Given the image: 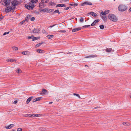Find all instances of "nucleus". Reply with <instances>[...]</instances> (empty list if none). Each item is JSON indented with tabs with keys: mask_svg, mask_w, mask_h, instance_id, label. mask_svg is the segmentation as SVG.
I'll list each match as a JSON object with an SVG mask.
<instances>
[{
	"mask_svg": "<svg viewBox=\"0 0 131 131\" xmlns=\"http://www.w3.org/2000/svg\"><path fill=\"white\" fill-rule=\"evenodd\" d=\"M14 125L13 124H10L8 126L6 127V128L7 129H10L13 127Z\"/></svg>",
	"mask_w": 131,
	"mask_h": 131,
	"instance_id": "6ab92c4d",
	"label": "nucleus"
},
{
	"mask_svg": "<svg viewBox=\"0 0 131 131\" xmlns=\"http://www.w3.org/2000/svg\"><path fill=\"white\" fill-rule=\"evenodd\" d=\"M54 36L53 35H49L47 36V38L49 39L52 38Z\"/></svg>",
	"mask_w": 131,
	"mask_h": 131,
	"instance_id": "a878e982",
	"label": "nucleus"
},
{
	"mask_svg": "<svg viewBox=\"0 0 131 131\" xmlns=\"http://www.w3.org/2000/svg\"><path fill=\"white\" fill-rule=\"evenodd\" d=\"M35 18L34 17H32L31 18V17L30 20L31 21H34L35 20Z\"/></svg>",
	"mask_w": 131,
	"mask_h": 131,
	"instance_id": "c03bdc74",
	"label": "nucleus"
},
{
	"mask_svg": "<svg viewBox=\"0 0 131 131\" xmlns=\"http://www.w3.org/2000/svg\"><path fill=\"white\" fill-rule=\"evenodd\" d=\"M40 30L39 29L35 28L33 30V32L35 33H39L40 32Z\"/></svg>",
	"mask_w": 131,
	"mask_h": 131,
	"instance_id": "f8f14e48",
	"label": "nucleus"
},
{
	"mask_svg": "<svg viewBox=\"0 0 131 131\" xmlns=\"http://www.w3.org/2000/svg\"><path fill=\"white\" fill-rule=\"evenodd\" d=\"M9 31H8L7 32H5L4 33L3 35H6V34H9Z\"/></svg>",
	"mask_w": 131,
	"mask_h": 131,
	"instance_id": "a18cd8bd",
	"label": "nucleus"
},
{
	"mask_svg": "<svg viewBox=\"0 0 131 131\" xmlns=\"http://www.w3.org/2000/svg\"><path fill=\"white\" fill-rule=\"evenodd\" d=\"M26 21V20H23V21H22L21 22H20V23L21 24H24L25 23V21Z\"/></svg>",
	"mask_w": 131,
	"mask_h": 131,
	"instance_id": "3c124183",
	"label": "nucleus"
},
{
	"mask_svg": "<svg viewBox=\"0 0 131 131\" xmlns=\"http://www.w3.org/2000/svg\"><path fill=\"white\" fill-rule=\"evenodd\" d=\"M59 32H63V33H65L66 32V31L65 30H60L59 31Z\"/></svg>",
	"mask_w": 131,
	"mask_h": 131,
	"instance_id": "a19ab883",
	"label": "nucleus"
},
{
	"mask_svg": "<svg viewBox=\"0 0 131 131\" xmlns=\"http://www.w3.org/2000/svg\"><path fill=\"white\" fill-rule=\"evenodd\" d=\"M12 49H18V48L16 47H12Z\"/></svg>",
	"mask_w": 131,
	"mask_h": 131,
	"instance_id": "49530a36",
	"label": "nucleus"
},
{
	"mask_svg": "<svg viewBox=\"0 0 131 131\" xmlns=\"http://www.w3.org/2000/svg\"><path fill=\"white\" fill-rule=\"evenodd\" d=\"M100 16L102 17L103 20L104 21L106 20V18L105 15H102L100 13Z\"/></svg>",
	"mask_w": 131,
	"mask_h": 131,
	"instance_id": "4468645a",
	"label": "nucleus"
},
{
	"mask_svg": "<svg viewBox=\"0 0 131 131\" xmlns=\"http://www.w3.org/2000/svg\"><path fill=\"white\" fill-rule=\"evenodd\" d=\"M58 13L59 14H60V12L58 10H55L54 12L53 13V14H54V13Z\"/></svg>",
	"mask_w": 131,
	"mask_h": 131,
	"instance_id": "c85d7f7f",
	"label": "nucleus"
},
{
	"mask_svg": "<svg viewBox=\"0 0 131 131\" xmlns=\"http://www.w3.org/2000/svg\"><path fill=\"white\" fill-rule=\"evenodd\" d=\"M70 3L71 4H70V5L73 6H77L78 4L77 3H75L73 2L71 3Z\"/></svg>",
	"mask_w": 131,
	"mask_h": 131,
	"instance_id": "412c9836",
	"label": "nucleus"
},
{
	"mask_svg": "<svg viewBox=\"0 0 131 131\" xmlns=\"http://www.w3.org/2000/svg\"><path fill=\"white\" fill-rule=\"evenodd\" d=\"M90 25H85L83 26L82 27L84 28H87L88 27H90Z\"/></svg>",
	"mask_w": 131,
	"mask_h": 131,
	"instance_id": "cd10ccee",
	"label": "nucleus"
},
{
	"mask_svg": "<svg viewBox=\"0 0 131 131\" xmlns=\"http://www.w3.org/2000/svg\"><path fill=\"white\" fill-rule=\"evenodd\" d=\"M32 98V97H30L29 98H28L27 100V101H26V103L28 104L29 103V102L30 101L31 99Z\"/></svg>",
	"mask_w": 131,
	"mask_h": 131,
	"instance_id": "4be33fe9",
	"label": "nucleus"
},
{
	"mask_svg": "<svg viewBox=\"0 0 131 131\" xmlns=\"http://www.w3.org/2000/svg\"><path fill=\"white\" fill-rule=\"evenodd\" d=\"M109 19L115 22L117 21V19L116 16L112 14H109L108 16Z\"/></svg>",
	"mask_w": 131,
	"mask_h": 131,
	"instance_id": "f257e3e1",
	"label": "nucleus"
},
{
	"mask_svg": "<svg viewBox=\"0 0 131 131\" xmlns=\"http://www.w3.org/2000/svg\"><path fill=\"white\" fill-rule=\"evenodd\" d=\"M127 8L126 6L123 5H119L118 7V10L121 12L125 11L127 9Z\"/></svg>",
	"mask_w": 131,
	"mask_h": 131,
	"instance_id": "f03ea898",
	"label": "nucleus"
},
{
	"mask_svg": "<svg viewBox=\"0 0 131 131\" xmlns=\"http://www.w3.org/2000/svg\"><path fill=\"white\" fill-rule=\"evenodd\" d=\"M123 124L125 126H128L129 124L127 122H123Z\"/></svg>",
	"mask_w": 131,
	"mask_h": 131,
	"instance_id": "2f4dec72",
	"label": "nucleus"
},
{
	"mask_svg": "<svg viewBox=\"0 0 131 131\" xmlns=\"http://www.w3.org/2000/svg\"><path fill=\"white\" fill-rule=\"evenodd\" d=\"M4 17L3 16H0V21Z\"/></svg>",
	"mask_w": 131,
	"mask_h": 131,
	"instance_id": "864d4df0",
	"label": "nucleus"
},
{
	"mask_svg": "<svg viewBox=\"0 0 131 131\" xmlns=\"http://www.w3.org/2000/svg\"><path fill=\"white\" fill-rule=\"evenodd\" d=\"M17 101H15L14 102V104H16L17 103Z\"/></svg>",
	"mask_w": 131,
	"mask_h": 131,
	"instance_id": "13d9d810",
	"label": "nucleus"
},
{
	"mask_svg": "<svg viewBox=\"0 0 131 131\" xmlns=\"http://www.w3.org/2000/svg\"><path fill=\"white\" fill-rule=\"evenodd\" d=\"M37 117H39L42 116V114H37Z\"/></svg>",
	"mask_w": 131,
	"mask_h": 131,
	"instance_id": "5fc2aeb1",
	"label": "nucleus"
},
{
	"mask_svg": "<svg viewBox=\"0 0 131 131\" xmlns=\"http://www.w3.org/2000/svg\"><path fill=\"white\" fill-rule=\"evenodd\" d=\"M100 27L101 29H104V27L103 25H101L100 26Z\"/></svg>",
	"mask_w": 131,
	"mask_h": 131,
	"instance_id": "c756f323",
	"label": "nucleus"
},
{
	"mask_svg": "<svg viewBox=\"0 0 131 131\" xmlns=\"http://www.w3.org/2000/svg\"><path fill=\"white\" fill-rule=\"evenodd\" d=\"M110 12V10H106L104 12H101V14L102 15H106V14H108Z\"/></svg>",
	"mask_w": 131,
	"mask_h": 131,
	"instance_id": "6e6552de",
	"label": "nucleus"
},
{
	"mask_svg": "<svg viewBox=\"0 0 131 131\" xmlns=\"http://www.w3.org/2000/svg\"><path fill=\"white\" fill-rule=\"evenodd\" d=\"M35 114V117H37V114Z\"/></svg>",
	"mask_w": 131,
	"mask_h": 131,
	"instance_id": "bf43d9fd",
	"label": "nucleus"
},
{
	"mask_svg": "<svg viewBox=\"0 0 131 131\" xmlns=\"http://www.w3.org/2000/svg\"><path fill=\"white\" fill-rule=\"evenodd\" d=\"M34 37L33 36H29L28 38V39H33V38Z\"/></svg>",
	"mask_w": 131,
	"mask_h": 131,
	"instance_id": "473e14b6",
	"label": "nucleus"
},
{
	"mask_svg": "<svg viewBox=\"0 0 131 131\" xmlns=\"http://www.w3.org/2000/svg\"><path fill=\"white\" fill-rule=\"evenodd\" d=\"M42 97H39L36 98L37 101H38L40 100L41 99Z\"/></svg>",
	"mask_w": 131,
	"mask_h": 131,
	"instance_id": "79ce46f5",
	"label": "nucleus"
},
{
	"mask_svg": "<svg viewBox=\"0 0 131 131\" xmlns=\"http://www.w3.org/2000/svg\"><path fill=\"white\" fill-rule=\"evenodd\" d=\"M100 21V20L98 19L96 20H95L91 24V26H93L99 22Z\"/></svg>",
	"mask_w": 131,
	"mask_h": 131,
	"instance_id": "9b49d317",
	"label": "nucleus"
},
{
	"mask_svg": "<svg viewBox=\"0 0 131 131\" xmlns=\"http://www.w3.org/2000/svg\"><path fill=\"white\" fill-rule=\"evenodd\" d=\"M15 8V7L8 6L5 8V12L6 13H8L12 10H13Z\"/></svg>",
	"mask_w": 131,
	"mask_h": 131,
	"instance_id": "20e7f679",
	"label": "nucleus"
},
{
	"mask_svg": "<svg viewBox=\"0 0 131 131\" xmlns=\"http://www.w3.org/2000/svg\"><path fill=\"white\" fill-rule=\"evenodd\" d=\"M12 5L14 6V7H15V8L16 5V2L14 1H13L12 2Z\"/></svg>",
	"mask_w": 131,
	"mask_h": 131,
	"instance_id": "393cba45",
	"label": "nucleus"
},
{
	"mask_svg": "<svg viewBox=\"0 0 131 131\" xmlns=\"http://www.w3.org/2000/svg\"><path fill=\"white\" fill-rule=\"evenodd\" d=\"M71 8V7H68L64 8V9L66 10H67L69 9L70 8Z\"/></svg>",
	"mask_w": 131,
	"mask_h": 131,
	"instance_id": "8fccbe9b",
	"label": "nucleus"
},
{
	"mask_svg": "<svg viewBox=\"0 0 131 131\" xmlns=\"http://www.w3.org/2000/svg\"><path fill=\"white\" fill-rule=\"evenodd\" d=\"M39 39V37H33V39H32V41H34L35 40H36L37 39Z\"/></svg>",
	"mask_w": 131,
	"mask_h": 131,
	"instance_id": "72a5a7b5",
	"label": "nucleus"
},
{
	"mask_svg": "<svg viewBox=\"0 0 131 131\" xmlns=\"http://www.w3.org/2000/svg\"><path fill=\"white\" fill-rule=\"evenodd\" d=\"M36 51L39 53H43L45 52L44 50H36Z\"/></svg>",
	"mask_w": 131,
	"mask_h": 131,
	"instance_id": "5701e85b",
	"label": "nucleus"
},
{
	"mask_svg": "<svg viewBox=\"0 0 131 131\" xmlns=\"http://www.w3.org/2000/svg\"><path fill=\"white\" fill-rule=\"evenodd\" d=\"M54 9H49V8H44L41 10V11L43 12H46L47 13L52 12H53Z\"/></svg>",
	"mask_w": 131,
	"mask_h": 131,
	"instance_id": "7ed1b4c3",
	"label": "nucleus"
},
{
	"mask_svg": "<svg viewBox=\"0 0 131 131\" xmlns=\"http://www.w3.org/2000/svg\"><path fill=\"white\" fill-rule=\"evenodd\" d=\"M42 92L40 94L41 95L44 94L45 95L47 94H48L47 91L45 89H42Z\"/></svg>",
	"mask_w": 131,
	"mask_h": 131,
	"instance_id": "1a4fd4ad",
	"label": "nucleus"
},
{
	"mask_svg": "<svg viewBox=\"0 0 131 131\" xmlns=\"http://www.w3.org/2000/svg\"><path fill=\"white\" fill-rule=\"evenodd\" d=\"M31 17V15L27 16L26 17L25 20H26V21H27V22H28V20H29V19H30Z\"/></svg>",
	"mask_w": 131,
	"mask_h": 131,
	"instance_id": "aec40b11",
	"label": "nucleus"
},
{
	"mask_svg": "<svg viewBox=\"0 0 131 131\" xmlns=\"http://www.w3.org/2000/svg\"><path fill=\"white\" fill-rule=\"evenodd\" d=\"M56 25V24H54L52 26H50L49 27V28H52L54 26Z\"/></svg>",
	"mask_w": 131,
	"mask_h": 131,
	"instance_id": "6e6d98bb",
	"label": "nucleus"
},
{
	"mask_svg": "<svg viewBox=\"0 0 131 131\" xmlns=\"http://www.w3.org/2000/svg\"><path fill=\"white\" fill-rule=\"evenodd\" d=\"M81 28H82L80 27L74 28L72 30V32H75L79 30H80L81 29Z\"/></svg>",
	"mask_w": 131,
	"mask_h": 131,
	"instance_id": "0eeeda50",
	"label": "nucleus"
},
{
	"mask_svg": "<svg viewBox=\"0 0 131 131\" xmlns=\"http://www.w3.org/2000/svg\"><path fill=\"white\" fill-rule=\"evenodd\" d=\"M30 4H29L30 5V6L32 7V9H33V8L34 7V6L33 3H32V4H31V3H30Z\"/></svg>",
	"mask_w": 131,
	"mask_h": 131,
	"instance_id": "f704fd0d",
	"label": "nucleus"
},
{
	"mask_svg": "<svg viewBox=\"0 0 131 131\" xmlns=\"http://www.w3.org/2000/svg\"><path fill=\"white\" fill-rule=\"evenodd\" d=\"M42 32L43 33H44L45 32H46V31H45V30H42Z\"/></svg>",
	"mask_w": 131,
	"mask_h": 131,
	"instance_id": "052dcab7",
	"label": "nucleus"
},
{
	"mask_svg": "<svg viewBox=\"0 0 131 131\" xmlns=\"http://www.w3.org/2000/svg\"><path fill=\"white\" fill-rule=\"evenodd\" d=\"M129 12H131V7L130 8L129 10Z\"/></svg>",
	"mask_w": 131,
	"mask_h": 131,
	"instance_id": "680f3d73",
	"label": "nucleus"
},
{
	"mask_svg": "<svg viewBox=\"0 0 131 131\" xmlns=\"http://www.w3.org/2000/svg\"><path fill=\"white\" fill-rule=\"evenodd\" d=\"M21 71L19 69H17V72L18 73H20L21 72Z\"/></svg>",
	"mask_w": 131,
	"mask_h": 131,
	"instance_id": "c9c22d12",
	"label": "nucleus"
},
{
	"mask_svg": "<svg viewBox=\"0 0 131 131\" xmlns=\"http://www.w3.org/2000/svg\"><path fill=\"white\" fill-rule=\"evenodd\" d=\"M37 1V0H31V2L32 3H35Z\"/></svg>",
	"mask_w": 131,
	"mask_h": 131,
	"instance_id": "e433bc0d",
	"label": "nucleus"
},
{
	"mask_svg": "<svg viewBox=\"0 0 131 131\" xmlns=\"http://www.w3.org/2000/svg\"><path fill=\"white\" fill-rule=\"evenodd\" d=\"M99 107H95L94 108V109H96L97 108H98Z\"/></svg>",
	"mask_w": 131,
	"mask_h": 131,
	"instance_id": "0e129e2a",
	"label": "nucleus"
},
{
	"mask_svg": "<svg viewBox=\"0 0 131 131\" xmlns=\"http://www.w3.org/2000/svg\"><path fill=\"white\" fill-rule=\"evenodd\" d=\"M74 95H76V96L78 97L79 98H80V96L78 94H77L74 93Z\"/></svg>",
	"mask_w": 131,
	"mask_h": 131,
	"instance_id": "de8ad7c7",
	"label": "nucleus"
},
{
	"mask_svg": "<svg viewBox=\"0 0 131 131\" xmlns=\"http://www.w3.org/2000/svg\"><path fill=\"white\" fill-rule=\"evenodd\" d=\"M10 2L11 1L10 0H4V4L3 5L7 6L10 5Z\"/></svg>",
	"mask_w": 131,
	"mask_h": 131,
	"instance_id": "39448f33",
	"label": "nucleus"
},
{
	"mask_svg": "<svg viewBox=\"0 0 131 131\" xmlns=\"http://www.w3.org/2000/svg\"><path fill=\"white\" fill-rule=\"evenodd\" d=\"M30 117H35V114H30Z\"/></svg>",
	"mask_w": 131,
	"mask_h": 131,
	"instance_id": "09e8293b",
	"label": "nucleus"
},
{
	"mask_svg": "<svg viewBox=\"0 0 131 131\" xmlns=\"http://www.w3.org/2000/svg\"><path fill=\"white\" fill-rule=\"evenodd\" d=\"M22 53L25 55H29L30 54V52L27 51H25L22 52Z\"/></svg>",
	"mask_w": 131,
	"mask_h": 131,
	"instance_id": "2eb2a0df",
	"label": "nucleus"
},
{
	"mask_svg": "<svg viewBox=\"0 0 131 131\" xmlns=\"http://www.w3.org/2000/svg\"><path fill=\"white\" fill-rule=\"evenodd\" d=\"M44 3L41 2L39 3V6L40 8H42L45 7V5Z\"/></svg>",
	"mask_w": 131,
	"mask_h": 131,
	"instance_id": "9d476101",
	"label": "nucleus"
},
{
	"mask_svg": "<svg viewBox=\"0 0 131 131\" xmlns=\"http://www.w3.org/2000/svg\"><path fill=\"white\" fill-rule=\"evenodd\" d=\"M25 7L27 9L30 10H32V8L30 6V4H29V5H25Z\"/></svg>",
	"mask_w": 131,
	"mask_h": 131,
	"instance_id": "ddd939ff",
	"label": "nucleus"
},
{
	"mask_svg": "<svg viewBox=\"0 0 131 131\" xmlns=\"http://www.w3.org/2000/svg\"><path fill=\"white\" fill-rule=\"evenodd\" d=\"M92 3L91 2L87 1L83 3H81V5L82 6H83L87 5H92Z\"/></svg>",
	"mask_w": 131,
	"mask_h": 131,
	"instance_id": "423d86ee",
	"label": "nucleus"
},
{
	"mask_svg": "<svg viewBox=\"0 0 131 131\" xmlns=\"http://www.w3.org/2000/svg\"><path fill=\"white\" fill-rule=\"evenodd\" d=\"M37 101L36 98L34 99L33 100V102H36Z\"/></svg>",
	"mask_w": 131,
	"mask_h": 131,
	"instance_id": "4d7b16f0",
	"label": "nucleus"
},
{
	"mask_svg": "<svg viewBox=\"0 0 131 131\" xmlns=\"http://www.w3.org/2000/svg\"><path fill=\"white\" fill-rule=\"evenodd\" d=\"M49 0H41L42 3H46L48 2Z\"/></svg>",
	"mask_w": 131,
	"mask_h": 131,
	"instance_id": "bb28decb",
	"label": "nucleus"
},
{
	"mask_svg": "<svg viewBox=\"0 0 131 131\" xmlns=\"http://www.w3.org/2000/svg\"><path fill=\"white\" fill-rule=\"evenodd\" d=\"M53 103V102H49V104H51Z\"/></svg>",
	"mask_w": 131,
	"mask_h": 131,
	"instance_id": "e2e57ef3",
	"label": "nucleus"
},
{
	"mask_svg": "<svg viewBox=\"0 0 131 131\" xmlns=\"http://www.w3.org/2000/svg\"><path fill=\"white\" fill-rule=\"evenodd\" d=\"M84 20V19L83 18H81L80 19V22H82Z\"/></svg>",
	"mask_w": 131,
	"mask_h": 131,
	"instance_id": "603ef678",
	"label": "nucleus"
},
{
	"mask_svg": "<svg viewBox=\"0 0 131 131\" xmlns=\"http://www.w3.org/2000/svg\"><path fill=\"white\" fill-rule=\"evenodd\" d=\"M56 7H66V5L65 4H57L56 6Z\"/></svg>",
	"mask_w": 131,
	"mask_h": 131,
	"instance_id": "a211bd4d",
	"label": "nucleus"
},
{
	"mask_svg": "<svg viewBox=\"0 0 131 131\" xmlns=\"http://www.w3.org/2000/svg\"><path fill=\"white\" fill-rule=\"evenodd\" d=\"M42 44V43H38L35 46L36 47H39Z\"/></svg>",
	"mask_w": 131,
	"mask_h": 131,
	"instance_id": "7c9ffc66",
	"label": "nucleus"
},
{
	"mask_svg": "<svg viewBox=\"0 0 131 131\" xmlns=\"http://www.w3.org/2000/svg\"><path fill=\"white\" fill-rule=\"evenodd\" d=\"M6 61L8 62H16V60L15 59H7L6 60Z\"/></svg>",
	"mask_w": 131,
	"mask_h": 131,
	"instance_id": "f3484780",
	"label": "nucleus"
},
{
	"mask_svg": "<svg viewBox=\"0 0 131 131\" xmlns=\"http://www.w3.org/2000/svg\"><path fill=\"white\" fill-rule=\"evenodd\" d=\"M30 114H26L25 115V117H30Z\"/></svg>",
	"mask_w": 131,
	"mask_h": 131,
	"instance_id": "58836bf2",
	"label": "nucleus"
},
{
	"mask_svg": "<svg viewBox=\"0 0 131 131\" xmlns=\"http://www.w3.org/2000/svg\"><path fill=\"white\" fill-rule=\"evenodd\" d=\"M130 98H131V95H130Z\"/></svg>",
	"mask_w": 131,
	"mask_h": 131,
	"instance_id": "338daca9",
	"label": "nucleus"
},
{
	"mask_svg": "<svg viewBox=\"0 0 131 131\" xmlns=\"http://www.w3.org/2000/svg\"><path fill=\"white\" fill-rule=\"evenodd\" d=\"M88 14L89 15H91L95 17L97 16V14L93 12H91L90 13H88Z\"/></svg>",
	"mask_w": 131,
	"mask_h": 131,
	"instance_id": "dca6fc26",
	"label": "nucleus"
},
{
	"mask_svg": "<svg viewBox=\"0 0 131 131\" xmlns=\"http://www.w3.org/2000/svg\"><path fill=\"white\" fill-rule=\"evenodd\" d=\"M17 131H22V129L21 128H19L17 129Z\"/></svg>",
	"mask_w": 131,
	"mask_h": 131,
	"instance_id": "ea45409f",
	"label": "nucleus"
},
{
	"mask_svg": "<svg viewBox=\"0 0 131 131\" xmlns=\"http://www.w3.org/2000/svg\"><path fill=\"white\" fill-rule=\"evenodd\" d=\"M106 49H111V48H107Z\"/></svg>",
	"mask_w": 131,
	"mask_h": 131,
	"instance_id": "69168bd1",
	"label": "nucleus"
},
{
	"mask_svg": "<svg viewBox=\"0 0 131 131\" xmlns=\"http://www.w3.org/2000/svg\"><path fill=\"white\" fill-rule=\"evenodd\" d=\"M49 4L50 6H53L54 5V3L53 2H51L49 3Z\"/></svg>",
	"mask_w": 131,
	"mask_h": 131,
	"instance_id": "4c0bfd02",
	"label": "nucleus"
},
{
	"mask_svg": "<svg viewBox=\"0 0 131 131\" xmlns=\"http://www.w3.org/2000/svg\"><path fill=\"white\" fill-rule=\"evenodd\" d=\"M95 57V55H89L85 57V58H93Z\"/></svg>",
	"mask_w": 131,
	"mask_h": 131,
	"instance_id": "b1692460",
	"label": "nucleus"
},
{
	"mask_svg": "<svg viewBox=\"0 0 131 131\" xmlns=\"http://www.w3.org/2000/svg\"><path fill=\"white\" fill-rule=\"evenodd\" d=\"M106 52H111L112 51V50H106Z\"/></svg>",
	"mask_w": 131,
	"mask_h": 131,
	"instance_id": "37998d69",
	"label": "nucleus"
}]
</instances>
